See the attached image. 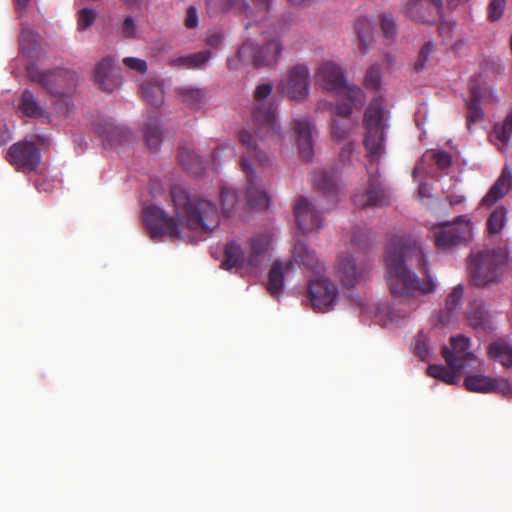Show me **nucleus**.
Here are the masks:
<instances>
[{
  "instance_id": "nucleus-1",
  "label": "nucleus",
  "mask_w": 512,
  "mask_h": 512,
  "mask_svg": "<svg viewBox=\"0 0 512 512\" xmlns=\"http://www.w3.org/2000/svg\"><path fill=\"white\" fill-rule=\"evenodd\" d=\"M385 263L391 294L405 298L411 310L418 308L420 297L436 290L427 255L414 237L392 236L386 248Z\"/></svg>"
},
{
  "instance_id": "nucleus-2",
  "label": "nucleus",
  "mask_w": 512,
  "mask_h": 512,
  "mask_svg": "<svg viewBox=\"0 0 512 512\" xmlns=\"http://www.w3.org/2000/svg\"><path fill=\"white\" fill-rule=\"evenodd\" d=\"M363 127L365 134L363 146L370 166H378L386 152L385 131L388 129V113L384 108L381 97L374 98L367 106L363 115ZM369 174L368 186L363 193L353 196V202L357 207L366 208L374 206H386L390 204V194L384 183L379 178V169L374 171L367 168Z\"/></svg>"
},
{
  "instance_id": "nucleus-3",
  "label": "nucleus",
  "mask_w": 512,
  "mask_h": 512,
  "mask_svg": "<svg viewBox=\"0 0 512 512\" xmlns=\"http://www.w3.org/2000/svg\"><path fill=\"white\" fill-rule=\"evenodd\" d=\"M170 196L177 218L189 229L211 231L218 226L220 217L217 206L206 199L191 197L181 187H173Z\"/></svg>"
},
{
  "instance_id": "nucleus-4",
  "label": "nucleus",
  "mask_w": 512,
  "mask_h": 512,
  "mask_svg": "<svg viewBox=\"0 0 512 512\" xmlns=\"http://www.w3.org/2000/svg\"><path fill=\"white\" fill-rule=\"evenodd\" d=\"M239 141L243 148L240 164L247 180V203L252 208L265 209L268 207L269 197L262 188L253 165L258 163L259 166H266L269 164V157L248 130L239 132Z\"/></svg>"
},
{
  "instance_id": "nucleus-5",
  "label": "nucleus",
  "mask_w": 512,
  "mask_h": 512,
  "mask_svg": "<svg viewBox=\"0 0 512 512\" xmlns=\"http://www.w3.org/2000/svg\"><path fill=\"white\" fill-rule=\"evenodd\" d=\"M259 43L246 40L238 48L236 57L228 60V67L237 70L240 64H250L256 69L275 67L281 57L283 44L278 34L261 32Z\"/></svg>"
},
{
  "instance_id": "nucleus-6",
  "label": "nucleus",
  "mask_w": 512,
  "mask_h": 512,
  "mask_svg": "<svg viewBox=\"0 0 512 512\" xmlns=\"http://www.w3.org/2000/svg\"><path fill=\"white\" fill-rule=\"evenodd\" d=\"M269 244V237L259 234L250 239L246 251L238 241L232 240L225 245L224 260L221 266L226 270L243 269L256 276L265 261Z\"/></svg>"
},
{
  "instance_id": "nucleus-7",
  "label": "nucleus",
  "mask_w": 512,
  "mask_h": 512,
  "mask_svg": "<svg viewBox=\"0 0 512 512\" xmlns=\"http://www.w3.org/2000/svg\"><path fill=\"white\" fill-rule=\"evenodd\" d=\"M469 259L470 281L478 287L496 283L507 261L505 253L496 249L473 251Z\"/></svg>"
},
{
  "instance_id": "nucleus-8",
  "label": "nucleus",
  "mask_w": 512,
  "mask_h": 512,
  "mask_svg": "<svg viewBox=\"0 0 512 512\" xmlns=\"http://www.w3.org/2000/svg\"><path fill=\"white\" fill-rule=\"evenodd\" d=\"M472 228V220L467 215H460L452 222L434 225L431 232L438 249L450 250L471 241Z\"/></svg>"
},
{
  "instance_id": "nucleus-9",
  "label": "nucleus",
  "mask_w": 512,
  "mask_h": 512,
  "mask_svg": "<svg viewBox=\"0 0 512 512\" xmlns=\"http://www.w3.org/2000/svg\"><path fill=\"white\" fill-rule=\"evenodd\" d=\"M273 86L270 83L258 85L254 90V98L258 102L252 111V118L257 134L280 140L282 138L280 129L276 122V108L272 104L261 103L272 92Z\"/></svg>"
},
{
  "instance_id": "nucleus-10",
  "label": "nucleus",
  "mask_w": 512,
  "mask_h": 512,
  "mask_svg": "<svg viewBox=\"0 0 512 512\" xmlns=\"http://www.w3.org/2000/svg\"><path fill=\"white\" fill-rule=\"evenodd\" d=\"M315 80L327 91L335 94H345L356 103H364L365 101L362 89L358 86L347 85L342 69L333 62L321 64L315 74Z\"/></svg>"
},
{
  "instance_id": "nucleus-11",
  "label": "nucleus",
  "mask_w": 512,
  "mask_h": 512,
  "mask_svg": "<svg viewBox=\"0 0 512 512\" xmlns=\"http://www.w3.org/2000/svg\"><path fill=\"white\" fill-rule=\"evenodd\" d=\"M143 223L153 240L164 235L171 239L180 237L178 223L157 206L150 205L144 208Z\"/></svg>"
},
{
  "instance_id": "nucleus-12",
  "label": "nucleus",
  "mask_w": 512,
  "mask_h": 512,
  "mask_svg": "<svg viewBox=\"0 0 512 512\" xmlns=\"http://www.w3.org/2000/svg\"><path fill=\"white\" fill-rule=\"evenodd\" d=\"M143 223L153 240L164 235L171 239L180 237L178 223L157 206L150 205L144 208Z\"/></svg>"
},
{
  "instance_id": "nucleus-13",
  "label": "nucleus",
  "mask_w": 512,
  "mask_h": 512,
  "mask_svg": "<svg viewBox=\"0 0 512 512\" xmlns=\"http://www.w3.org/2000/svg\"><path fill=\"white\" fill-rule=\"evenodd\" d=\"M442 356L450 368L466 369L477 362V357L470 350V339L464 335L450 338V347L442 349Z\"/></svg>"
},
{
  "instance_id": "nucleus-14",
  "label": "nucleus",
  "mask_w": 512,
  "mask_h": 512,
  "mask_svg": "<svg viewBox=\"0 0 512 512\" xmlns=\"http://www.w3.org/2000/svg\"><path fill=\"white\" fill-rule=\"evenodd\" d=\"M370 268L364 255L341 256L337 264V275L346 287H354L365 279Z\"/></svg>"
},
{
  "instance_id": "nucleus-15",
  "label": "nucleus",
  "mask_w": 512,
  "mask_h": 512,
  "mask_svg": "<svg viewBox=\"0 0 512 512\" xmlns=\"http://www.w3.org/2000/svg\"><path fill=\"white\" fill-rule=\"evenodd\" d=\"M403 14L414 22L431 24L442 18V0H406Z\"/></svg>"
},
{
  "instance_id": "nucleus-16",
  "label": "nucleus",
  "mask_w": 512,
  "mask_h": 512,
  "mask_svg": "<svg viewBox=\"0 0 512 512\" xmlns=\"http://www.w3.org/2000/svg\"><path fill=\"white\" fill-rule=\"evenodd\" d=\"M27 74L31 81L40 84L50 94L64 97L67 95V72L64 70L42 71L32 65L27 68Z\"/></svg>"
},
{
  "instance_id": "nucleus-17",
  "label": "nucleus",
  "mask_w": 512,
  "mask_h": 512,
  "mask_svg": "<svg viewBox=\"0 0 512 512\" xmlns=\"http://www.w3.org/2000/svg\"><path fill=\"white\" fill-rule=\"evenodd\" d=\"M7 161L17 170H34L41 160L39 148L30 141L13 144L7 153Z\"/></svg>"
},
{
  "instance_id": "nucleus-18",
  "label": "nucleus",
  "mask_w": 512,
  "mask_h": 512,
  "mask_svg": "<svg viewBox=\"0 0 512 512\" xmlns=\"http://www.w3.org/2000/svg\"><path fill=\"white\" fill-rule=\"evenodd\" d=\"M310 76L308 68L303 64L293 66L287 79L280 84L281 91L292 100H302L309 93Z\"/></svg>"
},
{
  "instance_id": "nucleus-19",
  "label": "nucleus",
  "mask_w": 512,
  "mask_h": 512,
  "mask_svg": "<svg viewBox=\"0 0 512 512\" xmlns=\"http://www.w3.org/2000/svg\"><path fill=\"white\" fill-rule=\"evenodd\" d=\"M338 289L334 283L327 278H316L308 285V295L314 310L326 311L334 303Z\"/></svg>"
},
{
  "instance_id": "nucleus-20",
  "label": "nucleus",
  "mask_w": 512,
  "mask_h": 512,
  "mask_svg": "<svg viewBox=\"0 0 512 512\" xmlns=\"http://www.w3.org/2000/svg\"><path fill=\"white\" fill-rule=\"evenodd\" d=\"M294 217L298 229L303 233L313 232L322 227L323 217L312 201L300 197L294 206Z\"/></svg>"
},
{
  "instance_id": "nucleus-21",
  "label": "nucleus",
  "mask_w": 512,
  "mask_h": 512,
  "mask_svg": "<svg viewBox=\"0 0 512 512\" xmlns=\"http://www.w3.org/2000/svg\"><path fill=\"white\" fill-rule=\"evenodd\" d=\"M463 384L466 390L476 393H506L509 390V385L506 380L496 379L482 374L468 373Z\"/></svg>"
},
{
  "instance_id": "nucleus-22",
  "label": "nucleus",
  "mask_w": 512,
  "mask_h": 512,
  "mask_svg": "<svg viewBox=\"0 0 512 512\" xmlns=\"http://www.w3.org/2000/svg\"><path fill=\"white\" fill-rule=\"evenodd\" d=\"M293 123L300 156L303 160L309 161L314 154L313 134L315 132V125L306 118L295 119Z\"/></svg>"
},
{
  "instance_id": "nucleus-23",
  "label": "nucleus",
  "mask_w": 512,
  "mask_h": 512,
  "mask_svg": "<svg viewBox=\"0 0 512 512\" xmlns=\"http://www.w3.org/2000/svg\"><path fill=\"white\" fill-rule=\"evenodd\" d=\"M272 3L273 0H240L239 13L248 19L245 29L247 30L252 23L265 22L269 18Z\"/></svg>"
},
{
  "instance_id": "nucleus-24",
  "label": "nucleus",
  "mask_w": 512,
  "mask_h": 512,
  "mask_svg": "<svg viewBox=\"0 0 512 512\" xmlns=\"http://www.w3.org/2000/svg\"><path fill=\"white\" fill-rule=\"evenodd\" d=\"M464 289L461 285L456 286L451 293L448 294L445 307L435 317V325L445 327L456 320L457 311L461 306Z\"/></svg>"
},
{
  "instance_id": "nucleus-25",
  "label": "nucleus",
  "mask_w": 512,
  "mask_h": 512,
  "mask_svg": "<svg viewBox=\"0 0 512 512\" xmlns=\"http://www.w3.org/2000/svg\"><path fill=\"white\" fill-rule=\"evenodd\" d=\"M466 318L476 331L487 332L491 329V315L482 301L475 300L469 304Z\"/></svg>"
},
{
  "instance_id": "nucleus-26",
  "label": "nucleus",
  "mask_w": 512,
  "mask_h": 512,
  "mask_svg": "<svg viewBox=\"0 0 512 512\" xmlns=\"http://www.w3.org/2000/svg\"><path fill=\"white\" fill-rule=\"evenodd\" d=\"M487 356L507 369L512 368V344L505 339L491 342L487 347Z\"/></svg>"
},
{
  "instance_id": "nucleus-27",
  "label": "nucleus",
  "mask_w": 512,
  "mask_h": 512,
  "mask_svg": "<svg viewBox=\"0 0 512 512\" xmlns=\"http://www.w3.org/2000/svg\"><path fill=\"white\" fill-rule=\"evenodd\" d=\"M293 261H288L285 265L281 261H275L268 273L267 290L271 296L280 293L284 285V273L293 270Z\"/></svg>"
},
{
  "instance_id": "nucleus-28",
  "label": "nucleus",
  "mask_w": 512,
  "mask_h": 512,
  "mask_svg": "<svg viewBox=\"0 0 512 512\" xmlns=\"http://www.w3.org/2000/svg\"><path fill=\"white\" fill-rule=\"evenodd\" d=\"M97 132L106 139L110 145H121L130 138L127 129L114 124L112 121H103L97 125Z\"/></svg>"
},
{
  "instance_id": "nucleus-29",
  "label": "nucleus",
  "mask_w": 512,
  "mask_h": 512,
  "mask_svg": "<svg viewBox=\"0 0 512 512\" xmlns=\"http://www.w3.org/2000/svg\"><path fill=\"white\" fill-rule=\"evenodd\" d=\"M211 58L209 50L170 59L169 65L181 69H201Z\"/></svg>"
},
{
  "instance_id": "nucleus-30",
  "label": "nucleus",
  "mask_w": 512,
  "mask_h": 512,
  "mask_svg": "<svg viewBox=\"0 0 512 512\" xmlns=\"http://www.w3.org/2000/svg\"><path fill=\"white\" fill-rule=\"evenodd\" d=\"M354 30L358 40V52L365 55L373 39V25L367 18L360 17L355 21Z\"/></svg>"
},
{
  "instance_id": "nucleus-31",
  "label": "nucleus",
  "mask_w": 512,
  "mask_h": 512,
  "mask_svg": "<svg viewBox=\"0 0 512 512\" xmlns=\"http://www.w3.org/2000/svg\"><path fill=\"white\" fill-rule=\"evenodd\" d=\"M113 65V58L108 56L103 58L95 68V82L103 91L106 92H112L114 88V83L111 79Z\"/></svg>"
},
{
  "instance_id": "nucleus-32",
  "label": "nucleus",
  "mask_w": 512,
  "mask_h": 512,
  "mask_svg": "<svg viewBox=\"0 0 512 512\" xmlns=\"http://www.w3.org/2000/svg\"><path fill=\"white\" fill-rule=\"evenodd\" d=\"M293 257L296 263L303 264L307 269L320 272L322 269L321 263L315 255L313 250H310L304 243L298 242L294 246Z\"/></svg>"
},
{
  "instance_id": "nucleus-33",
  "label": "nucleus",
  "mask_w": 512,
  "mask_h": 512,
  "mask_svg": "<svg viewBox=\"0 0 512 512\" xmlns=\"http://www.w3.org/2000/svg\"><path fill=\"white\" fill-rule=\"evenodd\" d=\"M178 157L179 162L183 166V168L197 176L201 175L202 172L205 170L203 160L191 148L180 146Z\"/></svg>"
},
{
  "instance_id": "nucleus-34",
  "label": "nucleus",
  "mask_w": 512,
  "mask_h": 512,
  "mask_svg": "<svg viewBox=\"0 0 512 512\" xmlns=\"http://www.w3.org/2000/svg\"><path fill=\"white\" fill-rule=\"evenodd\" d=\"M19 108L25 116L30 118H39L45 114V106L40 104L29 90L22 93Z\"/></svg>"
},
{
  "instance_id": "nucleus-35",
  "label": "nucleus",
  "mask_w": 512,
  "mask_h": 512,
  "mask_svg": "<svg viewBox=\"0 0 512 512\" xmlns=\"http://www.w3.org/2000/svg\"><path fill=\"white\" fill-rule=\"evenodd\" d=\"M176 93L180 101L192 109L199 108L206 95L205 90L191 86L180 87Z\"/></svg>"
},
{
  "instance_id": "nucleus-36",
  "label": "nucleus",
  "mask_w": 512,
  "mask_h": 512,
  "mask_svg": "<svg viewBox=\"0 0 512 512\" xmlns=\"http://www.w3.org/2000/svg\"><path fill=\"white\" fill-rule=\"evenodd\" d=\"M464 369L450 368L443 365H430L427 368V374L433 378L439 379L446 384L453 385L459 380L460 373Z\"/></svg>"
},
{
  "instance_id": "nucleus-37",
  "label": "nucleus",
  "mask_w": 512,
  "mask_h": 512,
  "mask_svg": "<svg viewBox=\"0 0 512 512\" xmlns=\"http://www.w3.org/2000/svg\"><path fill=\"white\" fill-rule=\"evenodd\" d=\"M39 42V35L30 27L23 26L20 36L19 43L21 50L32 56L33 52L36 51Z\"/></svg>"
},
{
  "instance_id": "nucleus-38",
  "label": "nucleus",
  "mask_w": 512,
  "mask_h": 512,
  "mask_svg": "<svg viewBox=\"0 0 512 512\" xmlns=\"http://www.w3.org/2000/svg\"><path fill=\"white\" fill-rule=\"evenodd\" d=\"M493 135L504 147L508 146L512 135V110L506 115L502 123L494 125Z\"/></svg>"
},
{
  "instance_id": "nucleus-39",
  "label": "nucleus",
  "mask_w": 512,
  "mask_h": 512,
  "mask_svg": "<svg viewBox=\"0 0 512 512\" xmlns=\"http://www.w3.org/2000/svg\"><path fill=\"white\" fill-rule=\"evenodd\" d=\"M141 93L145 101L152 106H159L163 103L164 92L160 85L155 83H143L141 85Z\"/></svg>"
},
{
  "instance_id": "nucleus-40",
  "label": "nucleus",
  "mask_w": 512,
  "mask_h": 512,
  "mask_svg": "<svg viewBox=\"0 0 512 512\" xmlns=\"http://www.w3.org/2000/svg\"><path fill=\"white\" fill-rule=\"evenodd\" d=\"M145 139L151 150H157L162 141V131L157 118L150 119L146 125Z\"/></svg>"
},
{
  "instance_id": "nucleus-41",
  "label": "nucleus",
  "mask_w": 512,
  "mask_h": 512,
  "mask_svg": "<svg viewBox=\"0 0 512 512\" xmlns=\"http://www.w3.org/2000/svg\"><path fill=\"white\" fill-rule=\"evenodd\" d=\"M220 199L222 203L223 213L227 216H230L234 212L239 202V195L237 191L226 186H221Z\"/></svg>"
},
{
  "instance_id": "nucleus-42",
  "label": "nucleus",
  "mask_w": 512,
  "mask_h": 512,
  "mask_svg": "<svg viewBox=\"0 0 512 512\" xmlns=\"http://www.w3.org/2000/svg\"><path fill=\"white\" fill-rule=\"evenodd\" d=\"M354 123L351 119L334 118L331 124V135L337 141H343L350 135Z\"/></svg>"
},
{
  "instance_id": "nucleus-43",
  "label": "nucleus",
  "mask_w": 512,
  "mask_h": 512,
  "mask_svg": "<svg viewBox=\"0 0 512 512\" xmlns=\"http://www.w3.org/2000/svg\"><path fill=\"white\" fill-rule=\"evenodd\" d=\"M317 188L325 195L336 197L338 195L339 187L334 175L328 172H322L318 179H315Z\"/></svg>"
},
{
  "instance_id": "nucleus-44",
  "label": "nucleus",
  "mask_w": 512,
  "mask_h": 512,
  "mask_svg": "<svg viewBox=\"0 0 512 512\" xmlns=\"http://www.w3.org/2000/svg\"><path fill=\"white\" fill-rule=\"evenodd\" d=\"M240 0H206L207 12L216 15L222 12L234 10L239 12Z\"/></svg>"
},
{
  "instance_id": "nucleus-45",
  "label": "nucleus",
  "mask_w": 512,
  "mask_h": 512,
  "mask_svg": "<svg viewBox=\"0 0 512 512\" xmlns=\"http://www.w3.org/2000/svg\"><path fill=\"white\" fill-rule=\"evenodd\" d=\"M507 211L503 206L497 207L489 216L487 221V229L490 234H498L502 231Z\"/></svg>"
},
{
  "instance_id": "nucleus-46",
  "label": "nucleus",
  "mask_w": 512,
  "mask_h": 512,
  "mask_svg": "<svg viewBox=\"0 0 512 512\" xmlns=\"http://www.w3.org/2000/svg\"><path fill=\"white\" fill-rule=\"evenodd\" d=\"M339 97V100L337 101L335 108H334V115L342 118V119H350V115L352 114L353 107H357L359 105H362L363 103H356L354 101H351L349 97L345 94H336Z\"/></svg>"
},
{
  "instance_id": "nucleus-47",
  "label": "nucleus",
  "mask_w": 512,
  "mask_h": 512,
  "mask_svg": "<svg viewBox=\"0 0 512 512\" xmlns=\"http://www.w3.org/2000/svg\"><path fill=\"white\" fill-rule=\"evenodd\" d=\"M435 52V44L432 41H427L420 49L418 58L414 64L416 72H421L426 68L427 63L432 59Z\"/></svg>"
},
{
  "instance_id": "nucleus-48",
  "label": "nucleus",
  "mask_w": 512,
  "mask_h": 512,
  "mask_svg": "<svg viewBox=\"0 0 512 512\" xmlns=\"http://www.w3.org/2000/svg\"><path fill=\"white\" fill-rule=\"evenodd\" d=\"M507 0H490L487 6V19L490 22L499 21L505 12Z\"/></svg>"
},
{
  "instance_id": "nucleus-49",
  "label": "nucleus",
  "mask_w": 512,
  "mask_h": 512,
  "mask_svg": "<svg viewBox=\"0 0 512 512\" xmlns=\"http://www.w3.org/2000/svg\"><path fill=\"white\" fill-rule=\"evenodd\" d=\"M430 157L440 170L448 169L452 165V156L446 151L432 152L430 155L425 154L420 159V162L424 161L426 157Z\"/></svg>"
},
{
  "instance_id": "nucleus-50",
  "label": "nucleus",
  "mask_w": 512,
  "mask_h": 512,
  "mask_svg": "<svg viewBox=\"0 0 512 512\" xmlns=\"http://www.w3.org/2000/svg\"><path fill=\"white\" fill-rule=\"evenodd\" d=\"M380 83V67L378 65L370 66L364 77L365 87L372 90H377L380 87Z\"/></svg>"
},
{
  "instance_id": "nucleus-51",
  "label": "nucleus",
  "mask_w": 512,
  "mask_h": 512,
  "mask_svg": "<svg viewBox=\"0 0 512 512\" xmlns=\"http://www.w3.org/2000/svg\"><path fill=\"white\" fill-rule=\"evenodd\" d=\"M467 127L470 129L471 125L482 120L484 112L481 108V102H470L467 104Z\"/></svg>"
},
{
  "instance_id": "nucleus-52",
  "label": "nucleus",
  "mask_w": 512,
  "mask_h": 512,
  "mask_svg": "<svg viewBox=\"0 0 512 512\" xmlns=\"http://www.w3.org/2000/svg\"><path fill=\"white\" fill-rule=\"evenodd\" d=\"M427 341V336L421 332L417 335L413 342L414 353L423 361L426 360L430 354Z\"/></svg>"
},
{
  "instance_id": "nucleus-53",
  "label": "nucleus",
  "mask_w": 512,
  "mask_h": 512,
  "mask_svg": "<svg viewBox=\"0 0 512 512\" xmlns=\"http://www.w3.org/2000/svg\"><path fill=\"white\" fill-rule=\"evenodd\" d=\"M381 29L386 38L392 39L397 34L394 17L391 14H383L380 18Z\"/></svg>"
},
{
  "instance_id": "nucleus-54",
  "label": "nucleus",
  "mask_w": 512,
  "mask_h": 512,
  "mask_svg": "<svg viewBox=\"0 0 512 512\" xmlns=\"http://www.w3.org/2000/svg\"><path fill=\"white\" fill-rule=\"evenodd\" d=\"M96 12L93 9L90 8H83L79 11L78 16V29L79 30H85L88 27H90L95 19H96Z\"/></svg>"
},
{
  "instance_id": "nucleus-55",
  "label": "nucleus",
  "mask_w": 512,
  "mask_h": 512,
  "mask_svg": "<svg viewBox=\"0 0 512 512\" xmlns=\"http://www.w3.org/2000/svg\"><path fill=\"white\" fill-rule=\"evenodd\" d=\"M121 33L127 39L137 38V24L131 16H126L121 25Z\"/></svg>"
},
{
  "instance_id": "nucleus-56",
  "label": "nucleus",
  "mask_w": 512,
  "mask_h": 512,
  "mask_svg": "<svg viewBox=\"0 0 512 512\" xmlns=\"http://www.w3.org/2000/svg\"><path fill=\"white\" fill-rule=\"evenodd\" d=\"M511 179L512 173L510 169L506 166L504 167L500 177L496 180V182H501V186H498V191L500 192L498 196L504 197V195L508 192L510 188Z\"/></svg>"
},
{
  "instance_id": "nucleus-57",
  "label": "nucleus",
  "mask_w": 512,
  "mask_h": 512,
  "mask_svg": "<svg viewBox=\"0 0 512 512\" xmlns=\"http://www.w3.org/2000/svg\"><path fill=\"white\" fill-rule=\"evenodd\" d=\"M123 63L128 68L135 70L139 73H146L147 71V63L145 60L136 58V57H126L123 59Z\"/></svg>"
},
{
  "instance_id": "nucleus-58",
  "label": "nucleus",
  "mask_w": 512,
  "mask_h": 512,
  "mask_svg": "<svg viewBox=\"0 0 512 512\" xmlns=\"http://www.w3.org/2000/svg\"><path fill=\"white\" fill-rule=\"evenodd\" d=\"M498 186H501V182H495L492 187L489 189L488 193L484 196L482 199V204L485 206H492L494 203H496L499 199H501V196H498L500 193L498 191Z\"/></svg>"
},
{
  "instance_id": "nucleus-59",
  "label": "nucleus",
  "mask_w": 512,
  "mask_h": 512,
  "mask_svg": "<svg viewBox=\"0 0 512 512\" xmlns=\"http://www.w3.org/2000/svg\"><path fill=\"white\" fill-rule=\"evenodd\" d=\"M368 241V235L367 233L362 229H357L353 231V234L351 236V243L353 246L358 248H364Z\"/></svg>"
},
{
  "instance_id": "nucleus-60",
  "label": "nucleus",
  "mask_w": 512,
  "mask_h": 512,
  "mask_svg": "<svg viewBox=\"0 0 512 512\" xmlns=\"http://www.w3.org/2000/svg\"><path fill=\"white\" fill-rule=\"evenodd\" d=\"M198 24L197 11L193 6L188 7L185 17V26L189 29L195 28Z\"/></svg>"
},
{
  "instance_id": "nucleus-61",
  "label": "nucleus",
  "mask_w": 512,
  "mask_h": 512,
  "mask_svg": "<svg viewBox=\"0 0 512 512\" xmlns=\"http://www.w3.org/2000/svg\"><path fill=\"white\" fill-rule=\"evenodd\" d=\"M454 27L455 22L442 19L439 24V33L446 38H450Z\"/></svg>"
},
{
  "instance_id": "nucleus-62",
  "label": "nucleus",
  "mask_w": 512,
  "mask_h": 512,
  "mask_svg": "<svg viewBox=\"0 0 512 512\" xmlns=\"http://www.w3.org/2000/svg\"><path fill=\"white\" fill-rule=\"evenodd\" d=\"M353 150H354V144L353 142H348L346 143L342 149H341V152H340V159L342 162H349L350 161V158H351V155L353 153Z\"/></svg>"
},
{
  "instance_id": "nucleus-63",
  "label": "nucleus",
  "mask_w": 512,
  "mask_h": 512,
  "mask_svg": "<svg viewBox=\"0 0 512 512\" xmlns=\"http://www.w3.org/2000/svg\"><path fill=\"white\" fill-rule=\"evenodd\" d=\"M223 37L218 32L210 33L207 37V44L211 47L218 48L222 43Z\"/></svg>"
},
{
  "instance_id": "nucleus-64",
  "label": "nucleus",
  "mask_w": 512,
  "mask_h": 512,
  "mask_svg": "<svg viewBox=\"0 0 512 512\" xmlns=\"http://www.w3.org/2000/svg\"><path fill=\"white\" fill-rule=\"evenodd\" d=\"M482 92L477 85H470V102H481Z\"/></svg>"
}]
</instances>
